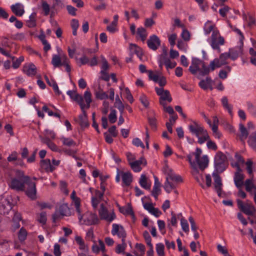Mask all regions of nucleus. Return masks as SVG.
Listing matches in <instances>:
<instances>
[{"label":"nucleus","mask_w":256,"mask_h":256,"mask_svg":"<svg viewBox=\"0 0 256 256\" xmlns=\"http://www.w3.org/2000/svg\"><path fill=\"white\" fill-rule=\"evenodd\" d=\"M8 185L12 190L17 191H25L26 196L32 200L36 198V184L31 180L28 176H24L22 174L20 180L13 178Z\"/></svg>","instance_id":"obj_1"},{"label":"nucleus","mask_w":256,"mask_h":256,"mask_svg":"<svg viewBox=\"0 0 256 256\" xmlns=\"http://www.w3.org/2000/svg\"><path fill=\"white\" fill-rule=\"evenodd\" d=\"M202 153V150L196 148V152L187 156L188 160L194 170L197 169V165L202 170H204L208 166L209 162L208 157L206 155L200 157Z\"/></svg>","instance_id":"obj_2"},{"label":"nucleus","mask_w":256,"mask_h":256,"mask_svg":"<svg viewBox=\"0 0 256 256\" xmlns=\"http://www.w3.org/2000/svg\"><path fill=\"white\" fill-rule=\"evenodd\" d=\"M188 128L190 132L198 138L199 144H202L210 139L206 130L196 122H194L192 124L189 125Z\"/></svg>","instance_id":"obj_3"},{"label":"nucleus","mask_w":256,"mask_h":256,"mask_svg":"<svg viewBox=\"0 0 256 256\" xmlns=\"http://www.w3.org/2000/svg\"><path fill=\"white\" fill-rule=\"evenodd\" d=\"M228 166L227 158L221 152H218L214 156V168L216 172L221 173L223 172Z\"/></svg>","instance_id":"obj_4"},{"label":"nucleus","mask_w":256,"mask_h":256,"mask_svg":"<svg viewBox=\"0 0 256 256\" xmlns=\"http://www.w3.org/2000/svg\"><path fill=\"white\" fill-rule=\"evenodd\" d=\"M225 42L224 38L222 36L218 30H214L210 38V44L212 48L220 52V45H224Z\"/></svg>","instance_id":"obj_5"},{"label":"nucleus","mask_w":256,"mask_h":256,"mask_svg":"<svg viewBox=\"0 0 256 256\" xmlns=\"http://www.w3.org/2000/svg\"><path fill=\"white\" fill-rule=\"evenodd\" d=\"M236 202L238 208L242 212L248 216L254 215L256 209L252 202L247 201L244 204L242 201L240 200H237Z\"/></svg>","instance_id":"obj_6"},{"label":"nucleus","mask_w":256,"mask_h":256,"mask_svg":"<svg viewBox=\"0 0 256 256\" xmlns=\"http://www.w3.org/2000/svg\"><path fill=\"white\" fill-rule=\"evenodd\" d=\"M99 215L102 220H104L108 222H112L116 218L114 211L109 214L108 209L104 207L103 204H100Z\"/></svg>","instance_id":"obj_7"},{"label":"nucleus","mask_w":256,"mask_h":256,"mask_svg":"<svg viewBox=\"0 0 256 256\" xmlns=\"http://www.w3.org/2000/svg\"><path fill=\"white\" fill-rule=\"evenodd\" d=\"M112 234V235L117 234L119 238H122V244L123 246L126 245L125 238L126 234L123 226L118 224H113Z\"/></svg>","instance_id":"obj_8"},{"label":"nucleus","mask_w":256,"mask_h":256,"mask_svg":"<svg viewBox=\"0 0 256 256\" xmlns=\"http://www.w3.org/2000/svg\"><path fill=\"white\" fill-rule=\"evenodd\" d=\"M219 172H214L212 176L214 178V186L219 196H221L222 191V181L220 176L218 174Z\"/></svg>","instance_id":"obj_9"},{"label":"nucleus","mask_w":256,"mask_h":256,"mask_svg":"<svg viewBox=\"0 0 256 256\" xmlns=\"http://www.w3.org/2000/svg\"><path fill=\"white\" fill-rule=\"evenodd\" d=\"M147 44L150 48L153 50H156L160 44V40L158 36L153 34L148 39Z\"/></svg>","instance_id":"obj_10"},{"label":"nucleus","mask_w":256,"mask_h":256,"mask_svg":"<svg viewBox=\"0 0 256 256\" xmlns=\"http://www.w3.org/2000/svg\"><path fill=\"white\" fill-rule=\"evenodd\" d=\"M67 94L74 101L78 104L81 109H82V106H86V105L84 103L82 96L78 94L76 90H68L67 92Z\"/></svg>","instance_id":"obj_11"},{"label":"nucleus","mask_w":256,"mask_h":256,"mask_svg":"<svg viewBox=\"0 0 256 256\" xmlns=\"http://www.w3.org/2000/svg\"><path fill=\"white\" fill-rule=\"evenodd\" d=\"M156 94L160 96V99L163 100H168V102L172 101V98L170 96V92L168 90H164L163 88H155Z\"/></svg>","instance_id":"obj_12"},{"label":"nucleus","mask_w":256,"mask_h":256,"mask_svg":"<svg viewBox=\"0 0 256 256\" xmlns=\"http://www.w3.org/2000/svg\"><path fill=\"white\" fill-rule=\"evenodd\" d=\"M204 62L198 58H194L192 60V65L189 68L190 72L193 74L200 72L201 66L203 65Z\"/></svg>","instance_id":"obj_13"},{"label":"nucleus","mask_w":256,"mask_h":256,"mask_svg":"<svg viewBox=\"0 0 256 256\" xmlns=\"http://www.w3.org/2000/svg\"><path fill=\"white\" fill-rule=\"evenodd\" d=\"M164 172L167 175L166 177L176 182H182V180L180 176L175 174L171 169H170L168 166H166L164 168Z\"/></svg>","instance_id":"obj_14"},{"label":"nucleus","mask_w":256,"mask_h":256,"mask_svg":"<svg viewBox=\"0 0 256 256\" xmlns=\"http://www.w3.org/2000/svg\"><path fill=\"white\" fill-rule=\"evenodd\" d=\"M130 50H134V52L137 55L141 61L144 62L147 60L146 58L143 57L144 54L142 49L136 44H130Z\"/></svg>","instance_id":"obj_15"},{"label":"nucleus","mask_w":256,"mask_h":256,"mask_svg":"<svg viewBox=\"0 0 256 256\" xmlns=\"http://www.w3.org/2000/svg\"><path fill=\"white\" fill-rule=\"evenodd\" d=\"M64 56H66L64 54H60L59 55L54 54L53 56L52 64L54 68H59L63 65Z\"/></svg>","instance_id":"obj_16"},{"label":"nucleus","mask_w":256,"mask_h":256,"mask_svg":"<svg viewBox=\"0 0 256 256\" xmlns=\"http://www.w3.org/2000/svg\"><path fill=\"white\" fill-rule=\"evenodd\" d=\"M84 216L86 217V219L84 222H86L88 224H97L99 221L98 216L96 214L86 212L84 214Z\"/></svg>","instance_id":"obj_17"},{"label":"nucleus","mask_w":256,"mask_h":256,"mask_svg":"<svg viewBox=\"0 0 256 256\" xmlns=\"http://www.w3.org/2000/svg\"><path fill=\"white\" fill-rule=\"evenodd\" d=\"M23 72L28 76H34L36 73V68L33 64H26L23 67Z\"/></svg>","instance_id":"obj_18"},{"label":"nucleus","mask_w":256,"mask_h":256,"mask_svg":"<svg viewBox=\"0 0 256 256\" xmlns=\"http://www.w3.org/2000/svg\"><path fill=\"white\" fill-rule=\"evenodd\" d=\"M85 107L82 106V109H81L82 113L79 116V124L82 128H87L89 126L86 112L84 110Z\"/></svg>","instance_id":"obj_19"},{"label":"nucleus","mask_w":256,"mask_h":256,"mask_svg":"<svg viewBox=\"0 0 256 256\" xmlns=\"http://www.w3.org/2000/svg\"><path fill=\"white\" fill-rule=\"evenodd\" d=\"M244 174H238L234 173V182L236 186L238 188H242L244 185Z\"/></svg>","instance_id":"obj_20"},{"label":"nucleus","mask_w":256,"mask_h":256,"mask_svg":"<svg viewBox=\"0 0 256 256\" xmlns=\"http://www.w3.org/2000/svg\"><path fill=\"white\" fill-rule=\"evenodd\" d=\"M246 192H249L250 195H252L254 190H256V186L254 184L252 179H247L245 180L244 184Z\"/></svg>","instance_id":"obj_21"},{"label":"nucleus","mask_w":256,"mask_h":256,"mask_svg":"<svg viewBox=\"0 0 256 256\" xmlns=\"http://www.w3.org/2000/svg\"><path fill=\"white\" fill-rule=\"evenodd\" d=\"M96 98L99 100H104L108 98V96L104 92L99 85L98 88L94 90Z\"/></svg>","instance_id":"obj_22"},{"label":"nucleus","mask_w":256,"mask_h":256,"mask_svg":"<svg viewBox=\"0 0 256 256\" xmlns=\"http://www.w3.org/2000/svg\"><path fill=\"white\" fill-rule=\"evenodd\" d=\"M122 180L124 184L129 186L132 182V176L130 172H122Z\"/></svg>","instance_id":"obj_23"},{"label":"nucleus","mask_w":256,"mask_h":256,"mask_svg":"<svg viewBox=\"0 0 256 256\" xmlns=\"http://www.w3.org/2000/svg\"><path fill=\"white\" fill-rule=\"evenodd\" d=\"M11 10L18 16H22L24 12V9L22 8V5L20 3L12 5L11 6Z\"/></svg>","instance_id":"obj_24"},{"label":"nucleus","mask_w":256,"mask_h":256,"mask_svg":"<svg viewBox=\"0 0 256 256\" xmlns=\"http://www.w3.org/2000/svg\"><path fill=\"white\" fill-rule=\"evenodd\" d=\"M41 166L42 168L46 172H52L54 170V167L51 164L50 161L49 159L42 160Z\"/></svg>","instance_id":"obj_25"},{"label":"nucleus","mask_w":256,"mask_h":256,"mask_svg":"<svg viewBox=\"0 0 256 256\" xmlns=\"http://www.w3.org/2000/svg\"><path fill=\"white\" fill-rule=\"evenodd\" d=\"M120 210L122 213H123L124 214L130 215L132 217V218L134 220H136L134 212L130 204H128V208H120Z\"/></svg>","instance_id":"obj_26"},{"label":"nucleus","mask_w":256,"mask_h":256,"mask_svg":"<svg viewBox=\"0 0 256 256\" xmlns=\"http://www.w3.org/2000/svg\"><path fill=\"white\" fill-rule=\"evenodd\" d=\"M58 211L62 216H69L70 215V210L66 204H64L60 206Z\"/></svg>","instance_id":"obj_27"},{"label":"nucleus","mask_w":256,"mask_h":256,"mask_svg":"<svg viewBox=\"0 0 256 256\" xmlns=\"http://www.w3.org/2000/svg\"><path fill=\"white\" fill-rule=\"evenodd\" d=\"M44 78L47 82V84L50 86H52L55 92L58 95H60L61 94V92L58 89V86L55 80H52L50 81L46 76H44Z\"/></svg>","instance_id":"obj_28"},{"label":"nucleus","mask_w":256,"mask_h":256,"mask_svg":"<svg viewBox=\"0 0 256 256\" xmlns=\"http://www.w3.org/2000/svg\"><path fill=\"white\" fill-rule=\"evenodd\" d=\"M139 182L140 186L146 190H150V184L148 182V178L145 174L141 175Z\"/></svg>","instance_id":"obj_29"},{"label":"nucleus","mask_w":256,"mask_h":256,"mask_svg":"<svg viewBox=\"0 0 256 256\" xmlns=\"http://www.w3.org/2000/svg\"><path fill=\"white\" fill-rule=\"evenodd\" d=\"M212 80L210 77H206V80H202L199 82V86L204 90H207L211 85Z\"/></svg>","instance_id":"obj_30"},{"label":"nucleus","mask_w":256,"mask_h":256,"mask_svg":"<svg viewBox=\"0 0 256 256\" xmlns=\"http://www.w3.org/2000/svg\"><path fill=\"white\" fill-rule=\"evenodd\" d=\"M240 138L242 141H244L248 138V132L244 125L242 124H240Z\"/></svg>","instance_id":"obj_31"},{"label":"nucleus","mask_w":256,"mask_h":256,"mask_svg":"<svg viewBox=\"0 0 256 256\" xmlns=\"http://www.w3.org/2000/svg\"><path fill=\"white\" fill-rule=\"evenodd\" d=\"M36 13L33 12L26 20V24L29 28H34L36 26Z\"/></svg>","instance_id":"obj_32"},{"label":"nucleus","mask_w":256,"mask_h":256,"mask_svg":"<svg viewBox=\"0 0 256 256\" xmlns=\"http://www.w3.org/2000/svg\"><path fill=\"white\" fill-rule=\"evenodd\" d=\"M74 202V206L76 210V212L78 213L79 215L78 219L80 221L82 218V216L80 214V200L78 198H74V200H73Z\"/></svg>","instance_id":"obj_33"},{"label":"nucleus","mask_w":256,"mask_h":256,"mask_svg":"<svg viewBox=\"0 0 256 256\" xmlns=\"http://www.w3.org/2000/svg\"><path fill=\"white\" fill-rule=\"evenodd\" d=\"M164 188L168 193H170L172 190L175 189V186L174 184L170 182L168 177H166V180L164 182Z\"/></svg>","instance_id":"obj_34"},{"label":"nucleus","mask_w":256,"mask_h":256,"mask_svg":"<svg viewBox=\"0 0 256 256\" xmlns=\"http://www.w3.org/2000/svg\"><path fill=\"white\" fill-rule=\"evenodd\" d=\"M64 145L68 146H76V142L70 138L62 137L60 138Z\"/></svg>","instance_id":"obj_35"},{"label":"nucleus","mask_w":256,"mask_h":256,"mask_svg":"<svg viewBox=\"0 0 256 256\" xmlns=\"http://www.w3.org/2000/svg\"><path fill=\"white\" fill-rule=\"evenodd\" d=\"M137 34L140 37L142 41L144 42L147 37V32L146 30L142 28H138L137 29Z\"/></svg>","instance_id":"obj_36"},{"label":"nucleus","mask_w":256,"mask_h":256,"mask_svg":"<svg viewBox=\"0 0 256 256\" xmlns=\"http://www.w3.org/2000/svg\"><path fill=\"white\" fill-rule=\"evenodd\" d=\"M228 58H230V55L227 52L222 54L220 55L218 60L220 66L227 64L226 60Z\"/></svg>","instance_id":"obj_37"},{"label":"nucleus","mask_w":256,"mask_h":256,"mask_svg":"<svg viewBox=\"0 0 256 256\" xmlns=\"http://www.w3.org/2000/svg\"><path fill=\"white\" fill-rule=\"evenodd\" d=\"M28 235L27 231L24 228H22L18 233V238L20 242H24L26 238Z\"/></svg>","instance_id":"obj_38"},{"label":"nucleus","mask_w":256,"mask_h":256,"mask_svg":"<svg viewBox=\"0 0 256 256\" xmlns=\"http://www.w3.org/2000/svg\"><path fill=\"white\" fill-rule=\"evenodd\" d=\"M222 106L226 109L230 114L232 113V107L228 104V98L226 96L223 97L222 99Z\"/></svg>","instance_id":"obj_39"},{"label":"nucleus","mask_w":256,"mask_h":256,"mask_svg":"<svg viewBox=\"0 0 256 256\" xmlns=\"http://www.w3.org/2000/svg\"><path fill=\"white\" fill-rule=\"evenodd\" d=\"M164 246L162 243H158L156 244V252L158 256H164Z\"/></svg>","instance_id":"obj_40"},{"label":"nucleus","mask_w":256,"mask_h":256,"mask_svg":"<svg viewBox=\"0 0 256 256\" xmlns=\"http://www.w3.org/2000/svg\"><path fill=\"white\" fill-rule=\"evenodd\" d=\"M71 26L72 29V34L74 36H76L77 30L79 26L78 21L76 19H72L71 22Z\"/></svg>","instance_id":"obj_41"},{"label":"nucleus","mask_w":256,"mask_h":256,"mask_svg":"<svg viewBox=\"0 0 256 256\" xmlns=\"http://www.w3.org/2000/svg\"><path fill=\"white\" fill-rule=\"evenodd\" d=\"M84 98L86 103V108H88L90 106V104L92 102V94L90 91L86 90L84 92Z\"/></svg>","instance_id":"obj_42"},{"label":"nucleus","mask_w":256,"mask_h":256,"mask_svg":"<svg viewBox=\"0 0 256 256\" xmlns=\"http://www.w3.org/2000/svg\"><path fill=\"white\" fill-rule=\"evenodd\" d=\"M210 71L209 67L206 66L204 62L203 65L201 66V68H200L199 74L200 76H204L206 75H208L209 74Z\"/></svg>","instance_id":"obj_43"},{"label":"nucleus","mask_w":256,"mask_h":256,"mask_svg":"<svg viewBox=\"0 0 256 256\" xmlns=\"http://www.w3.org/2000/svg\"><path fill=\"white\" fill-rule=\"evenodd\" d=\"M227 53L230 55V58L232 60H235L238 56L239 52L236 49L230 48L228 52Z\"/></svg>","instance_id":"obj_44"},{"label":"nucleus","mask_w":256,"mask_h":256,"mask_svg":"<svg viewBox=\"0 0 256 256\" xmlns=\"http://www.w3.org/2000/svg\"><path fill=\"white\" fill-rule=\"evenodd\" d=\"M180 224L182 230L186 232H188L189 231V226L186 220L184 218H182L180 220Z\"/></svg>","instance_id":"obj_45"},{"label":"nucleus","mask_w":256,"mask_h":256,"mask_svg":"<svg viewBox=\"0 0 256 256\" xmlns=\"http://www.w3.org/2000/svg\"><path fill=\"white\" fill-rule=\"evenodd\" d=\"M108 118L110 122L112 124H114L116 122L117 117L116 110H111V112L108 116Z\"/></svg>","instance_id":"obj_46"},{"label":"nucleus","mask_w":256,"mask_h":256,"mask_svg":"<svg viewBox=\"0 0 256 256\" xmlns=\"http://www.w3.org/2000/svg\"><path fill=\"white\" fill-rule=\"evenodd\" d=\"M130 164L132 170L135 172H139L142 170V168L138 164L137 162H130Z\"/></svg>","instance_id":"obj_47"},{"label":"nucleus","mask_w":256,"mask_h":256,"mask_svg":"<svg viewBox=\"0 0 256 256\" xmlns=\"http://www.w3.org/2000/svg\"><path fill=\"white\" fill-rule=\"evenodd\" d=\"M64 62L63 65L66 67V70L67 72H70L71 70L70 66V60L66 56H63Z\"/></svg>","instance_id":"obj_48"},{"label":"nucleus","mask_w":256,"mask_h":256,"mask_svg":"<svg viewBox=\"0 0 256 256\" xmlns=\"http://www.w3.org/2000/svg\"><path fill=\"white\" fill-rule=\"evenodd\" d=\"M47 218H46V214L44 212H42L40 214V216L38 218V221L42 223L43 224H44L46 223Z\"/></svg>","instance_id":"obj_49"},{"label":"nucleus","mask_w":256,"mask_h":256,"mask_svg":"<svg viewBox=\"0 0 256 256\" xmlns=\"http://www.w3.org/2000/svg\"><path fill=\"white\" fill-rule=\"evenodd\" d=\"M246 170L250 174H252V161L250 159H248L246 162Z\"/></svg>","instance_id":"obj_50"},{"label":"nucleus","mask_w":256,"mask_h":256,"mask_svg":"<svg viewBox=\"0 0 256 256\" xmlns=\"http://www.w3.org/2000/svg\"><path fill=\"white\" fill-rule=\"evenodd\" d=\"M125 92H126V98L130 102V104H132L134 102V98L131 94L130 90L128 88H125Z\"/></svg>","instance_id":"obj_51"},{"label":"nucleus","mask_w":256,"mask_h":256,"mask_svg":"<svg viewBox=\"0 0 256 256\" xmlns=\"http://www.w3.org/2000/svg\"><path fill=\"white\" fill-rule=\"evenodd\" d=\"M212 70H215L216 68L220 67V64H219L218 58H215L214 60L210 62V64Z\"/></svg>","instance_id":"obj_52"},{"label":"nucleus","mask_w":256,"mask_h":256,"mask_svg":"<svg viewBox=\"0 0 256 256\" xmlns=\"http://www.w3.org/2000/svg\"><path fill=\"white\" fill-rule=\"evenodd\" d=\"M234 31L236 32L240 36V42L241 44L239 48V51L240 52H242V48L244 45V36L242 33L241 32V31L240 30L236 28V29H235Z\"/></svg>","instance_id":"obj_53"},{"label":"nucleus","mask_w":256,"mask_h":256,"mask_svg":"<svg viewBox=\"0 0 256 256\" xmlns=\"http://www.w3.org/2000/svg\"><path fill=\"white\" fill-rule=\"evenodd\" d=\"M24 60L23 56H20L18 58H17L16 60H14L12 62V67L14 68H18L22 62Z\"/></svg>","instance_id":"obj_54"},{"label":"nucleus","mask_w":256,"mask_h":256,"mask_svg":"<svg viewBox=\"0 0 256 256\" xmlns=\"http://www.w3.org/2000/svg\"><path fill=\"white\" fill-rule=\"evenodd\" d=\"M144 238L146 242L147 245H150L152 244L151 242L152 238L148 233L146 230L144 231L143 233Z\"/></svg>","instance_id":"obj_55"},{"label":"nucleus","mask_w":256,"mask_h":256,"mask_svg":"<svg viewBox=\"0 0 256 256\" xmlns=\"http://www.w3.org/2000/svg\"><path fill=\"white\" fill-rule=\"evenodd\" d=\"M247 109L250 114L252 115L256 110V107L254 104L250 102H246Z\"/></svg>","instance_id":"obj_56"},{"label":"nucleus","mask_w":256,"mask_h":256,"mask_svg":"<svg viewBox=\"0 0 256 256\" xmlns=\"http://www.w3.org/2000/svg\"><path fill=\"white\" fill-rule=\"evenodd\" d=\"M248 144L253 146H256V132L249 137Z\"/></svg>","instance_id":"obj_57"},{"label":"nucleus","mask_w":256,"mask_h":256,"mask_svg":"<svg viewBox=\"0 0 256 256\" xmlns=\"http://www.w3.org/2000/svg\"><path fill=\"white\" fill-rule=\"evenodd\" d=\"M148 72L150 79L157 82L158 81L160 76L158 74H154L152 70H149Z\"/></svg>","instance_id":"obj_58"},{"label":"nucleus","mask_w":256,"mask_h":256,"mask_svg":"<svg viewBox=\"0 0 256 256\" xmlns=\"http://www.w3.org/2000/svg\"><path fill=\"white\" fill-rule=\"evenodd\" d=\"M42 8L44 12V15L48 16L50 14V6L46 2H43L42 3Z\"/></svg>","instance_id":"obj_59"},{"label":"nucleus","mask_w":256,"mask_h":256,"mask_svg":"<svg viewBox=\"0 0 256 256\" xmlns=\"http://www.w3.org/2000/svg\"><path fill=\"white\" fill-rule=\"evenodd\" d=\"M212 130L213 132V134L216 138H220L221 136V134L218 132V126L212 125L211 126Z\"/></svg>","instance_id":"obj_60"},{"label":"nucleus","mask_w":256,"mask_h":256,"mask_svg":"<svg viewBox=\"0 0 256 256\" xmlns=\"http://www.w3.org/2000/svg\"><path fill=\"white\" fill-rule=\"evenodd\" d=\"M132 144L136 146H140L143 148H144V144L141 140L138 138L133 139Z\"/></svg>","instance_id":"obj_61"},{"label":"nucleus","mask_w":256,"mask_h":256,"mask_svg":"<svg viewBox=\"0 0 256 256\" xmlns=\"http://www.w3.org/2000/svg\"><path fill=\"white\" fill-rule=\"evenodd\" d=\"M140 100L146 108L148 107L149 102L145 95L143 94L141 96L140 98Z\"/></svg>","instance_id":"obj_62"},{"label":"nucleus","mask_w":256,"mask_h":256,"mask_svg":"<svg viewBox=\"0 0 256 256\" xmlns=\"http://www.w3.org/2000/svg\"><path fill=\"white\" fill-rule=\"evenodd\" d=\"M176 38L177 36L176 34H173L168 37V41L172 46H174L176 44L175 42Z\"/></svg>","instance_id":"obj_63"},{"label":"nucleus","mask_w":256,"mask_h":256,"mask_svg":"<svg viewBox=\"0 0 256 256\" xmlns=\"http://www.w3.org/2000/svg\"><path fill=\"white\" fill-rule=\"evenodd\" d=\"M182 37L185 41H188L190 38L189 32L186 30H184L182 33Z\"/></svg>","instance_id":"obj_64"}]
</instances>
